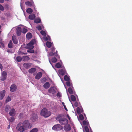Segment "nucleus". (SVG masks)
Wrapping results in <instances>:
<instances>
[{
    "label": "nucleus",
    "mask_w": 132,
    "mask_h": 132,
    "mask_svg": "<svg viewBox=\"0 0 132 132\" xmlns=\"http://www.w3.org/2000/svg\"><path fill=\"white\" fill-rule=\"evenodd\" d=\"M31 127L29 121L26 120L22 122H19L16 126V129L20 132H23L28 129L30 128Z\"/></svg>",
    "instance_id": "f257e3e1"
},
{
    "label": "nucleus",
    "mask_w": 132,
    "mask_h": 132,
    "mask_svg": "<svg viewBox=\"0 0 132 132\" xmlns=\"http://www.w3.org/2000/svg\"><path fill=\"white\" fill-rule=\"evenodd\" d=\"M56 119L59 121L61 125H64L68 123V121L67 119L62 118L60 115L57 116L56 118Z\"/></svg>",
    "instance_id": "f03ea898"
},
{
    "label": "nucleus",
    "mask_w": 132,
    "mask_h": 132,
    "mask_svg": "<svg viewBox=\"0 0 132 132\" xmlns=\"http://www.w3.org/2000/svg\"><path fill=\"white\" fill-rule=\"evenodd\" d=\"M51 114V113L50 111H48L47 109L45 108L43 109L40 112L41 115L45 118H47Z\"/></svg>",
    "instance_id": "7ed1b4c3"
},
{
    "label": "nucleus",
    "mask_w": 132,
    "mask_h": 132,
    "mask_svg": "<svg viewBox=\"0 0 132 132\" xmlns=\"http://www.w3.org/2000/svg\"><path fill=\"white\" fill-rule=\"evenodd\" d=\"M7 73L6 71H3L2 72L1 76L0 77V80L4 81L7 78Z\"/></svg>",
    "instance_id": "20e7f679"
},
{
    "label": "nucleus",
    "mask_w": 132,
    "mask_h": 132,
    "mask_svg": "<svg viewBox=\"0 0 132 132\" xmlns=\"http://www.w3.org/2000/svg\"><path fill=\"white\" fill-rule=\"evenodd\" d=\"M62 129V127L59 124H57L53 126L52 129L55 130H60Z\"/></svg>",
    "instance_id": "39448f33"
},
{
    "label": "nucleus",
    "mask_w": 132,
    "mask_h": 132,
    "mask_svg": "<svg viewBox=\"0 0 132 132\" xmlns=\"http://www.w3.org/2000/svg\"><path fill=\"white\" fill-rule=\"evenodd\" d=\"M48 92L53 95L56 93V91L54 87H51L48 90Z\"/></svg>",
    "instance_id": "423d86ee"
},
{
    "label": "nucleus",
    "mask_w": 132,
    "mask_h": 132,
    "mask_svg": "<svg viewBox=\"0 0 132 132\" xmlns=\"http://www.w3.org/2000/svg\"><path fill=\"white\" fill-rule=\"evenodd\" d=\"M17 89V87L16 85L14 84H13L11 86L10 91L12 92H15Z\"/></svg>",
    "instance_id": "0eeeda50"
},
{
    "label": "nucleus",
    "mask_w": 132,
    "mask_h": 132,
    "mask_svg": "<svg viewBox=\"0 0 132 132\" xmlns=\"http://www.w3.org/2000/svg\"><path fill=\"white\" fill-rule=\"evenodd\" d=\"M5 90H3L0 92V100H2L5 95Z\"/></svg>",
    "instance_id": "6e6552de"
},
{
    "label": "nucleus",
    "mask_w": 132,
    "mask_h": 132,
    "mask_svg": "<svg viewBox=\"0 0 132 132\" xmlns=\"http://www.w3.org/2000/svg\"><path fill=\"white\" fill-rule=\"evenodd\" d=\"M9 115L12 117H13L15 114V111L14 109L13 108L11 109L10 111L9 112Z\"/></svg>",
    "instance_id": "1a4fd4ad"
},
{
    "label": "nucleus",
    "mask_w": 132,
    "mask_h": 132,
    "mask_svg": "<svg viewBox=\"0 0 132 132\" xmlns=\"http://www.w3.org/2000/svg\"><path fill=\"white\" fill-rule=\"evenodd\" d=\"M16 34L18 36H20L21 35L22 32V29L20 27H18L16 29Z\"/></svg>",
    "instance_id": "9d476101"
},
{
    "label": "nucleus",
    "mask_w": 132,
    "mask_h": 132,
    "mask_svg": "<svg viewBox=\"0 0 132 132\" xmlns=\"http://www.w3.org/2000/svg\"><path fill=\"white\" fill-rule=\"evenodd\" d=\"M64 130L65 131H70L71 129L70 126L69 124H68L64 126Z\"/></svg>",
    "instance_id": "9b49d317"
},
{
    "label": "nucleus",
    "mask_w": 132,
    "mask_h": 132,
    "mask_svg": "<svg viewBox=\"0 0 132 132\" xmlns=\"http://www.w3.org/2000/svg\"><path fill=\"white\" fill-rule=\"evenodd\" d=\"M23 67L26 69H28L31 66V64L30 63H25L23 64Z\"/></svg>",
    "instance_id": "f8f14e48"
},
{
    "label": "nucleus",
    "mask_w": 132,
    "mask_h": 132,
    "mask_svg": "<svg viewBox=\"0 0 132 132\" xmlns=\"http://www.w3.org/2000/svg\"><path fill=\"white\" fill-rule=\"evenodd\" d=\"M42 76V74L41 72H38L35 76V78L37 79H39Z\"/></svg>",
    "instance_id": "ddd939ff"
},
{
    "label": "nucleus",
    "mask_w": 132,
    "mask_h": 132,
    "mask_svg": "<svg viewBox=\"0 0 132 132\" xmlns=\"http://www.w3.org/2000/svg\"><path fill=\"white\" fill-rule=\"evenodd\" d=\"M25 4L26 5L31 7L33 4L34 2L33 1L31 2L27 1L25 2Z\"/></svg>",
    "instance_id": "4468645a"
},
{
    "label": "nucleus",
    "mask_w": 132,
    "mask_h": 132,
    "mask_svg": "<svg viewBox=\"0 0 132 132\" xmlns=\"http://www.w3.org/2000/svg\"><path fill=\"white\" fill-rule=\"evenodd\" d=\"M11 109V107L9 105H7L5 107V111L6 112H8Z\"/></svg>",
    "instance_id": "2eb2a0df"
},
{
    "label": "nucleus",
    "mask_w": 132,
    "mask_h": 132,
    "mask_svg": "<svg viewBox=\"0 0 132 132\" xmlns=\"http://www.w3.org/2000/svg\"><path fill=\"white\" fill-rule=\"evenodd\" d=\"M36 70V69L33 68L29 69L28 70V72L29 73H34Z\"/></svg>",
    "instance_id": "dca6fc26"
},
{
    "label": "nucleus",
    "mask_w": 132,
    "mask_h": 132,
    "mask_svg": "<svg viewBox=\"0 0 132 132\" xmlns=\"http://www.w3.org/2000/svg\"><path fill=\"white\" fill-rule=\"evenodd\" d=\"M12 40L14 44H16L18 43V41L15 36H12Z\"/></svg>",
    "instance_id": "f3484780"
},
{
    "label": "nucleus",
    "mask_w": 132,
    "mask_h": 132,
    "mask_svg": "<svg viewBox=\"0 0 132 132\" xmlns=\"http://www.w3.org/2000/svg\"><path fill=\"white\" fill-rule=\"evenodd\" d=\"M77 111L78 114H80L83 112V110L82 109L80 108L79 107H78L77 109Z\"/></svg>",
    "instance_id": "a211bd4d"
},
{
    "label": "nucleus",
    "mask_w": 132,
    "mask_h": 132,
    "mask_svg": "<svg viewBox=\"0 0 132 132\" xmlns=\"http://www.w3.org/2000/svg\"><path fill=\"white\" fill-rule=\"evenodd\" d=\"M50 84L48 82H46L43 85L44 87L46 89L50 87Z\"/></svg>",
    "instance_id": "6ab92c4d"
},
{
    "label": "nucleus",
    "mask_w": 132,
    "mask_h": 132,
    "mask_svg": "<svg viewBox=\"0 0 132 132\" xmlns=\"http://www.w3.org/2000/svg\"><path fill=\"white\" fill-rule=\"evenodd\" d=\"M35 17L36 16L35 15L33 14H31L29 16V19L31 20L34 19L35 18Z\"/></svg>",
    "instance_id": "aec40b11"
},
{
    "label": "nucleus",
    "mask_w": 132,
    "mask_h": 132,
    "mask_svg": "<svg viewBox=\"0 0 132 132\" xmlns=\"http://www.w3.org/2000/svg\"><path fill=\"white\" fill-rule=\"evenodd\" d=\"M32 37L31 34L30 32H28L26 35V38L28 39H29Z\"/></svg>",
    "instance_id": "412c9836"
},
{
    "label": "nucleus",
    "mask_w": 132,
    "mask_h": 132,
    "mask_svg": "<svg viewBox=\"0 0 132 132\" xmlns=\"http://www.w3.org/2000/svg\"><path fill=\"white\" fill-rule=\"evenodd\" d=\"M37 118V117L36 115H35L31 118V120L33 121H36Z\"/></svg>",
    "instance_id": "4be33fe9"
},
{
    "label": "nucleus",
    "mask_w": 132,
    "mask_h": 132,
    "mask_svg": "<svg viewBox=\"0 0 132 132\" xmlns=\"http://www.w3.org/2000/svg\"><path fill=\"white\" fill-rule=\"evenodd\" d=\"M59 72L60 74L62 75H64L65 74V71L63 69L59 70Z\"/></svg>",
    "instance_id": "5701e85b"
},
{
    "label": "nucleus",
    "mask_w": 132,
    "mask_h": 132,
    "mask_svg": "<svg viewBox=\"0 0 132 132\" xmlns=\"http://www.w3.org/2000/svg\"><path fill=\"white\" fill-rule=\"evenodd\" d=\"M23 61H27L29 60V57L27 56H23L22 57Z\"/></svg>",
    "instance_id": "b1692460"
},
{
    "label": "nucleus",
    "mask_w": 132,
    "mask_h": 132,
    "mask_svg": "<svg viewBox=\"0 0 132 132\" xmlns=\"http://www.w3.org/2000/svg\"><path fill=\"white\" fill-rule=\"evenodd\" d=\"M8 47L10 48H12L13 47V44L11 40L9 42L8 44Z\"/></svg>",
    "instance_id": "393cba45"
},
{
    "label": "nucleus",
    "mask_w": 132,
    "mask_h": 132,
    "mask_svg": "<svg viewBox=\"0 0 132 132\" xmlns=\"http://www.w3.org/2000/svg\"><path fill=\"white\" fill-rule=\"evenodd\" d=\"M32 12V10L30 8H29L26 10L27 12L29 14H31Z\"/></svg>",
    "instance_id": "a878e982"
},
{
    "label": "nucleus",
    "mask_w": 132,
    "mask_h": 132,
    "mask_svg": "<svg viewBox=\"0 0 132 132\" xmlns=\"http://www.w3.org/2000/svg\"><path fill=\"white\" fill-rule=\"evenodd\" d=\"M68 91L70 94H73V90L71 87H69L68 88Z\"/></svg>",
    "instance_id": "bb28decb"
},
{
    "label": "nucleus",
    "mask_w": 132,
    "mask_h": 132,
    "mask_svg": "<svg viewBox=\"0 0 132 132\" xmlns=\"http://www.w3.org/2000/svg\"><path fill=\"white\" fill-rule=\"evenodd\" d=\"M43 39L45 41L49 40L50 39V38L49 36L47 35V36H44L43 37Z\"/></svg>",
    "instance_id": "cd10ccee"
},
{
    "label": "nucleus",
    "mask_w": 132,
    "mask_h": 132,
    "mask_svg": "<svg viewBox=\"0 0 132 132\" xmlns=\"http://www.w3.org/2000/svg\"><path fill=\"white\" fill-rule=\"evenodd\" d=\"M46 45L48 47L50 48L52 46L51 43L50 42H47L46 43Z\"/></svg>",
    "instance_id": "c85d7f7f"
},
{
    "label": "nucleus",
    "mask_w": 132,
    "mask_h": 132,
    "mask_svg": "<svg viewBox=\"0 0 132 132\" xmlns=\"http://www.w3.org/2000/svg\"><path fill=\"white\" fill-rule=\"evenodd\" d=\"M15 120L14 118L13 117H11L9 119V121L10 122L13 123L14 121Z\"/></svg>",
    "instance_id": "c756f323"
},
{
    "label": "nucleus",
    "mask_w": 132,
    "mask_h": 132,
    "mask_svg": "<svg viewBox=\"0 0 132 132\" xmlns=\"http://www.w3.org/2000/svg\"><path fill=\"white\" fill-rule=\"evenodd\" d=\"M40 21V19H35L34 20V22L36 23H39Z\"/></svg>",
    "instance_id": "7c9ffc66"
},
{
    "label": "nucleus",
    "mask_w": 132,
    "mask_h": 132,
    "mask_svg": "<svg viewBox=\"0 0 132 132\" xmlns=\"http://www.w3.org/2000/svg\"><path fill=\"white\" fill-rule=\"evenodd\" d=\"M34 44V41L32 40L27 44V45L29 46H32Z\"/></svg>",
    "instance_id": "2f4dec72"
},
{
    "label": "nucleus",
    "mask_w": 132,
    "mask_h": 132,
    "mask_svg": "<svg viewBox=\"0 0 132 132\" xmlns=\"http://www.w3.org/2000/svg\"><path fill=\"white\" fill-rule=\"evenodd\" d=\"M38 129L36 128H35L32 129L31 130L30 132H37L38 131Z\"/></svg>",
    "instance_id": "473e14b6"
},
{
    "label": "nucleus",
    "mask_w": 132,
    "mask_h": 132,
    "mask_svg": "<svg viewBox=\"0 0 132 132\" xmlns=\"http://www.w3.org/2000/svg\"><path fill=\"white\" fill-rule=\"evenodd\" d=\"M16 60L18 62H20L22 60V58L20 56H18L16 57Z\"/></svg>",
    "instance_id": "72a5a7b5"
},
{
    "label": "nucleus",
    "mask_w": 132,
    "mask_h": 132,
    "mask_svg": "<svg viewBox=\"0 0 132 132\" xmlns=\"http://www.w3.org/2000/svg\"><path fill=\"white\" fill-rule=\"evenodd\" d=\"M71 100L73 101H76V99L75 96L73 95H71Z\"/></svg>",
    "instance_id": "f704fd0d"
},
{
    "label": "nucleus",
    "mask_w": 132,
    "mask_h": 132,
    "mask_svg": "<svg viewBox=\"0 0 132 132\" xmlns=\"http://www.w3.org/2000/svg\"><path fill=\"white\" fill-rule=\"evenodd\" d=\"M64 79L66 81H69L70 80V78L67 75H65L64 77Z\"/></svg>",
    "instance_id": "c9c22d12"
},
{
    "label": "nucleus",
    "mask_w": 132,
    "mask_h": 132,
    "mask_svg": "<svg viewBox=\"0 0 132 132\" xmlns=\"http://www.w3.org/2000/svg\"><path fill=\"white\" fill-rule=\"evenodd\" d=\"M11 100V98L9 96H8L5 102L6 103H7L10 101Z\"/></svg>",
    "instance_id": "e433bc0d"
},
{
    "label": "nucleus",
    "mask_w": 132,
    "mask_h": 132,
    "mask_svg": "<svg viewBox=\"0 0 132 132\" xmlns=\"http://www.w3.org/2000/svg\"><path fill=\"white\" fill-rule=\"evenodd\" d=\"M40 34L42 35L46 36V34L45 32L43 30H41L40 32Z\"/></svg>",
    "instance_id": "4c0bfd02"
},
{
    "label": "nucleus",
    "mask_w": 132,
    "mask_h": 132,
    "mask_svg": "<svg viewBox=\"0 0 132 132\" xmlns=\"http://www.w3.org/2000/svg\"><path fill=\"white\" fill-rule=\"evenodd\" d=\"M52 61L53 63H55L57 61V59L55 57H54L52 59Z\"/></svg>",
    "instance_id": "58836bf2"
},
{
    "label": "nucleus",
    "mask_w": 132,
    "mask_h": 132,
    "mask_svg": "<svg viewBox=\"0 0 132 132\" xmlns=\"http://www.w3.org/2000/svg\"><path fill=\"white\" fill-rule=\"evenodd\" d=\"M79 118L80 120H82L84 119V118L83 115L82 114H81L79 116Z\"/></svg>",
    "instance_id": "ea45409f"
},
{
    "label": "nucleus",
    "mask_w": 132,
    "mask_h": 132,
    "mask_svg": "<svg viewBox=\"0 0 132 132\" xmlns=\"http://www.w3.org/2000/svg\"><path fill=\"white\" fill-rule=\"evenodd\" d=\"M55 67L57 68H60L61 67V65L59 63H57L56 64Z\"/></svg>",
    "instance_id": "a19ab883"
},
{
    "label": "nucleus",
    "mask_w": 132,
    "mask_h": 132,
    "mask_svg": "<svg viewBox=\"0 0 132 132\" xmlns=\"http://www.w3.org/2000/svg\"><path fill=\"white\" fill-rule=\"evenodd\" d=\"M66 84L67 85L68 87L71 86L72 85L70 83V82L69 81H67V82L66 83Z\"/></svg>",
    "instance_id": "79ce46f5"
},
{
    "label": "nucleus",
    "mask_w": 132,
    "mask_h": 132,
    "mask_svg": "<svg viewBox=\"0 0 132 132\" xmlns=\"http://www.w3.org/2000/svg\"><path fill=\"white\" fill-rule=\"evenodd\" d=\"M85 129V131L86 132H89V129L88 127L87 126H86L84 127Z\"/></svg>",
    "instance_id": "37998d69"
},
{
    "label": "nucleus",
    "mask_w": 132,
    "mask_h": 132,
    "mask_svg": "<svg viewBox=\"0 0 132 132\" xmlns=\"http://www.w3.org/2000/svg\"><path fill=\"white\" fill-rule=\"evenodd\" d=\"M4 7L6 10H8L9 9V5L8 4H6L5 5Z\"/></svg>",
    "instance_id": "c03bdc74"
},
{
    "label": "nucleus",
    "mask_w": 132,
    "mask_h": 132,
    "mask_svg": "<svg viewBox=\"0 0 132 132\" xmlns=\"http://www.w3.org/2000/svg\"><path fill=\"white\" fill-rule=\"evenodd\" d=\"M27 31V29L25 28H23L22 29V32L23 33L25 34Z\"/></svg>",
    "instance_id": "a18cd8bd"
},
{
    "label": "nucleus",
    "mask_w": 132,
    "mask_h": 132,
    "mask_svg": "<svg viewBox=\"0 0 132 132\" xmlns=\"http://www.w3.org/2000/svg\"><path fill=\"white\" fill-rule=\"evenodd\" d=\"M0 10L2 11H3L4 10L3 6L1 4H0Z\"/></svg>",
    "instance_id": "49530a36"
},
{
    "label": "nucleus",
    "mask_w": 132,
    "mask_h": 132,
    "mask_svg": "<svg viewBox=\"0 0 132 132\" xmlns=\"http://www.w3.org/2000/svg\"><path fill=\"white\" fill-rule=\"evenodd\" d=\"M27 52L30 53H34V50H28L27 51Z\"/></svg>",
    "instance_id": "de8ad7c7"
},
{
    "label": "nucleus",
    "mask_w": 132,
    "mask_h": 132,
    "mask_svg": "<svg viewBox=\"0 0 132 132\" xmlns=\"http://www.w3.org/2000/svg\"><path fill=\"white\" fill-rule=\"evenodd\" d=\"M36 28L38 30H42V28L41 26L40 25L38 26Z\"/></svg>",
    "instance_id": "09e8293b"
},
{
    "label": "nucleus",
    "mask_w": 132,
    "mask_h": 132,
    "mask_svg": "<svg viewBox=\"0 0 132 132\" xmlns=\"http://www.w3.org/2000/svg\"><path fill=\"white\" fill-rule=\"evenodd\" d=\"M82 123L84 125H87V123L86 121L84 120L82 122Z\"/></svg>",
    "instance_id": "8fccbe9b"
},
{
    "label": "nucleus",
    "mask_w": 132,
    "mask_h": 132,
    "mask_svg": "<svg viewBox=\"0 0 132 132\" xmlns=\"http://www.w3.org/2000/svg\"><path fill=\"white\" fill-rule=\"evenodd\" d=\"M56 96L57 97H60L61 96V95L59 92H58L56 94Z\"/></svg>",
    "instance_id": "3c124183"
},
{
    "label": "nucleus",
    "mask_w": 132,
    "mask_h": 132,
    "mask_svg": "<svg viewBox=\"0 0 132 132\" xmlns=\"http://www.w3.org/2000/svg\"><path fill=\"white\" fill-rule=\"evenodd\" d=\"M0 43L2 47H4V43H3V42H0Z\"/></svg>",
    "instance_id": "603ef678"
},
{
    "label": "nucleus",
    "mask_w": 132,
    "mask_h": 132,
    "mask_svg": "<svg viewBox=\"0 0 132 132\" xmlns=\"http://www.w3.org/2000/svg\"><path fill=\"white\" fill-rule=\"evenodd\" d=\"M3 68V66L2 65V64L1 63H0V68L1 70V71H2Z\"/></svg>",
    "instance_id": "864d4df0"
},
{
    "label": "nucleus",
    "mask_w": 132,
    "mask_h": 132,
    "mask_svg": "<svg viewBox=\"0 0 132 132\" xmlns=\"http://www.w3.org/2000/svg\"><path fill=\"white\" fill-rule=\"evenodd\" d=\"M49 55L51 56H52L54 54L53 52H51L49 53Z\"/></svg>",
    "instance_id": "5fc2aeb1"
},
{
    "label": "nucleus",
    "mask_w": 132,
    "mask_h": 132,
    "mask_svg": "<svg viewBox=\"0 0 132 132\" xmlns=\"http://www.w3.org/2000/svg\"><path fill=\"white\" fill-rule=\"evenodd\" d=\"M78 104L77 102H75V105L76 107H77L78 106Z\"/></svg>",
    "instance_id": "6e6d98bb"
},
{
    "label": "nucleus",
    "mask_w": 132,
    "mask_h": 132,
    "mask_svg": "<svg viewBox=\"0 0 132 132\" xmlns=\"http://www.w3.org/2000/svg\"><path fill=\"white\" fill-rule=\"evenodd\" d=\"M64 106V108L65 109V110L66 111H68V109H67V108L65 105H64V106Z\"/></svg>",
    "instance_id": "4d7b16f0"
},
{
    "label": "nucleus",
    "mask_w": 132,
    "mask_h": 132,
    "mask_svg": "<svg viewBox=\"0 0 132 132\" xmlns=\"http://www.w3.org/2000/svg\"><path fill=\"white\" fill-rule=\"evenodd\" d=\"M51 50L52 51H54L55 50V48L54 47H53L51 48Z\"/></svg>",
    "instance_id": "13d9d810"
},
{
    "label": "nucleus",
    "mask_w": 132,
    "mask_h": 132,
    "mask_svg": "<svg viewBox=\"0 0 132 132\" xmlns=\"http://www.w3.org/2000/svg\"><path fill=\"white\" fill-rule=\"evenodd\" d=\"M67 117L70 120V117L69 116L68 114L67 115Z\"/></svg>",
    "instance_id": "bf43d9fd"
},
{
    "label": "nucleus",
    "mask_w": 132,
    "mask_h": 132,
    "mask_svg": "<svg viewBox=\"0 0 132 132\" xmlns=\"http://www.w3.org/2000/svg\"><path fill=\"white\" fill-rule=\"evenodd\" d=\"M4 0H0V3H4Z\"/></svg>",
    "instance_id": "052dcab7"
},
{
    "label": "nucleus",
    "mask_w": 132,
    "mask_h": 132,
    "mask_svg": "<svg viewBox=\"0 0 132 132\" xmlns=\"http://www.w3.org/2000/svg\"><path fill=\"white\" fill-rule=\"evenodd\" d=\"M21 53L22 54H25V55H26L27 54V53H23V52H21Z\"/></svg>",
    "instance_id": "680f3d73"
},
{
    "label": "nucleus",
    "mask_w": 132,
    "mask_h": 132,
    "mask_svg": "<svg viewBox=\"0 0 132 132\" xmlns=\"http://www.w3.org/2000/svg\"><path fill=\"white\" fill-rule=\"evenodd\" d=\"M10 124L8 126L7 129H9L10 128Z\"/></svg>",
    "instance_id": "e2e57ef3"
},
{
    "label": "nucleus",
    "mask_w": 132,
    "mask_h": 132,
    "mask_svg": "<svg viewBox=\"0 0 132 132\" xmlns=\"http://www.w3.org/2000/svg\"><path fill=\"white\" fill-rule=\"evenodd\" d=\"M62 104L64 105H64V102H63L62 103Z\"/></svg>",
    "instance_id": "0e129e2a"
},
{
    "label": "nucleus",
    "mask_w": 132,
    "mask_h": 132,
    "mask_svg": "<svg viewBox=\"0 0 132 132\" xmlns=\"http://www.w3.org/2000/svg\"><path fill=\"white\" fill-rule=\"evenodd\" d=\"M57 51H56V54H57Z\"/></svg>",
    "instance_id": "69168bd1"
},
{
    "label": "nucleus",
    "mask_w": 132,
    "mask_h": 132,
    "mask_svg": "<svg viewBox=\"0 0 132 132\" xmlns=\"http://www.w3.org/2000/svg\"><path fill=\"white\" fill-rule=\"evenodd\" d=\"M1 26L0 25V29H1Z\"/></svg>",
    "instance_id": "338daca9"
},
{
    "label": "nucleus",
    "mask_w": 132,
    "mask_h": 132,
    "mask_svg": "<svg viewBox=\"0 0 132 132\" xmlns=\"http://www.w3.org/2000/svg\"><path fill=\"white\" fill-rule=\"evenodd\" d=\"M34 48V47L32 46V47L31 48Z\"/></svg>",
    "instance_id": "774afa93"
}]
</instances>
